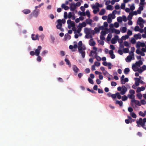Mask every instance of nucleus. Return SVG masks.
<instances>
[{
	"label": "nucleus",
	"mask_w": 146,
	"mask_h": 146,
	"mask_svg": "<svg viewBox=\"0 0 146 146\" xmlns=\"http://www.w3.org/2000/svg\"><path fill=\"white\" fill-rule=\"evenodd\" d=\"M128 96H129V98L132 99V100L135 99L134 98H135V96L134 95H132V94H130V95H129Z\"/></svg>",
	"instance_id": "48"
},
{
	"label": "nucleus",
	"mask_w": 146,
	"mask_h": 146,
	"mask_svg": "<svg viewBox=\"0 0 146 146\" xmlns=\"http://www.w3.org/2000/svg\"><path fill=\"white\" fill-rule=\"evenodd\" d=\"M48 52V51L46 50H44L43 51L41 54L42 56H45V54L47 53Z\"/></svg>",
	"instance_id": "63"
},
{
	"label": "nucleus",
	"mask_w": 146,
	"mask_h": 146,
	"mask_svg": "<svg viewBox=\"0 0 146 146\" xmlns=\"http://www.w3.org/2000/svg\"><path fill=\"white\" fill-rule=\"evenodd\" d=\"M105 10L104 9H102L100 12L99 13V15H104L105 12Z\"/></svg>",
	"instance_id": "24"
},
{
	"label": "nucleus",
	"mask_w": 146,
	"mask_h": 146,
	"mask_svg": "<svg viewBox=\"0 0 146 146\" xmlns=\"http://www.w3.org/2000/svg\"><path fill=\"white\" fill-rule=\"evenodd\" d=\"M95 58L98 61H100L101 60V58L99 56L96 55Z\"/></svg>",
	"instance_id": "62"
},
{
	"label": "nucleus",
	"mask_w": 146,
	"mask_h": 146,
	"mask_svg": "<svg viewBox=\"0 0 146 146\" xmlns=\"http://www.w3.org/2000/svg\"><path fill=\"white\" fill-rule=\"evenodd\" d=\"M88 81L89 82L92 84H94V82L93 81V80L90 78H88Z\"/></svg>",
	"instance_id": "59"
},
{
	"label": "nucleus",
	"mask_w": 146,
	"mask_h": 146,
	"mask_svg": "<svg viewBox=\"0 0 146 146\" xmlns=\"http://www.w3.org/2000/svg\"><path fill=\"white\" fill-rule=\"evenodd\" d=\"M127 35L129 36H131L132 35V31L130 30H128L127 32Z\"/></svg>",
	"instance_id": "61"
},
{
	"label": "nucleus",
	"mask_w": 146,
	"mask_h": 146,
	"mask_svg": "<svg viewBox=\"0 0 146 146\" xmlns=\"http://www.w3.org/2000/svg\"><path fill=\"white\" fill-rule=\"evenodd\" d=\"M127 97L125 95L123 96L122 97V100L123 101H125L126 100H127Z\"/></svg>",
	"instance_id": "46"
},
{
	"label": "nucleus",
	"mask_w": 146,
	"mask_h": 146,
	"mask_svg": "<svg viewBox=\"0 0 146 146\" xmlns=\"http://www.w3.org/2000/svg\"><path fill=\"white\" fill-rule=\"evenodd\" d=\"M137 24L139 25L140 27H143L144 25L143 24L144 23H141V22L139 23L138 22H137Z\"/></svg>",
	"instance_id": "57"
},
{
	"label": "nucleus",
	"mask_w": 146,
	"mask_h": 146,
	"mask_svg": "<svg viewBox=\"0 0 146 146\" xmlns=\"http://www.w3.org/2000/svg\"><path fill=\"white\" fill-rule=\"evenodd\" d=\"M65 61L66 62V64L69 65L70 67L71 64L68 59L66 58L65 59Z\"/></svg>",
	"instance_id": "36"
},
{
	"label": "nucleus",
	"mask_w": 146,
	"mask_h": 146,
	"mask_svg": "<svg viewBox=\"0 0 146 146\" xmlns=\"http://www.w3.org/2000/svg\"><path fill=\"white\" fill-rule=\"evenodd\" d=\"M137 22H141L143 23H145V21L143 20V19L141 17H139L138 18V20Z\"/></svg>",
	"instance_id": "26"
},
{
	"label": "nucleus",
	"mask_w": 146,
	"mask_h": 146,
	"mask_svg": "<svg viewBox=\"0 0 146 146\" xmlns=\"http://www.w3.org/2000/svg\"><path fill=\"white\" fill-rule=\"evenodd\" d=\"M23 12L25 14H27L31 12V11L30 10L27 9H24L23 10Z\"/></svg>",
	"instance_id": "25"
},
{
	"label": "nucleus",
	"mask_w": 146,
	"mask_h": 146,
	"mask_svg": "<svg viewBox=\"0 0 146 146\" xmlns=\"http://www.w3.org/2000/svg\"><path fill=\"white\" fill-rule=\"evenodd\" d=\"M71 38L70 35H69L68 33L66 34L65 35V38L66 40L70 39Z\"/></svg>",
	"instance_id": "35"
},
{
	"label": "nucleus",
	"mask_w": 146,
	"mask_h": 146,
	"mask_svg": "<svg viewBox=\"0 0 146 146\" xmlns=\"http://www.w3.org/2000/svg\"><path fill=\"white\" fill-rule=\"evenodd\" d=\"M122 90L120 92V94L122 95L124 94L127 91V89L126 87L124 86H122Z\"/></svg>",
	"instance_id": "7"
},
{
	"label": "nucleus",
	"mask_w": 146,
	"mask_h": 146,
	"mask_svg": "<svg viewBox=\"0 0 146 146\" xmlns=\"http://www.w3.org/2000/svg\"><path fill=\"white\" fill-rule=\"evenodd\" d=\"M130 70L129 68H126L124 70V73L126 74H128Z\"/></svg>",
	"instance_id": "29"
},
{
	"label": "nucleus",
	"mask_w": 146,
	"mask_h": 146,
	"mask_svg": "<svg viewBox=\"0 0 146 146\" xmlns=\"http://www.w3.org/2000/svg\"><path fill=\"white\" fill-rule=\"evenodd\" d=\"M117 96V98L119 99H120L121 98V96L120 95L119 93V92L116 93Z\"/></svg>",
	"instance_id": "60"
},
{
	"label": "nucleus",
	"mask_w": 146,
	"mask_h": 146,
	"mask_svg": "<svg viewBox=\"0 0 146 146\" xmlns=\"http://www.w3.org/2000/svg\"><path fill=\"white\" fill-rule=\"evenodd\" d=\"M77 27H85L86 25V24L85 22H83L81 24L80 23L79 25Z\"/></svg>",
	"instance_id": "27"
},
{
	"label": "nucleus",
	"mask_w": 146,
	"mask_h": 146,
	"mask_svg": "<svg viewBox=\"0 0 146 146\" xmlns=\"http://www.w3.org/2000/svg\"><path fill=\"white\" fill-rule=\"evenodd\" d=\"M118 39V36L116 35L114 36V37L111 40V43L112 44H115L117 41V40Z\"/></svg>",
	"instance_id": "8"
},
{
	"label": "nucleus",
	"mask_w": 146,
	"mask_h": 146,
	"mask_svg": "<svg viewBox=\"0 0 146 146\" xmlns=\"http://www.w3.org/2000/svg\"><path fill=\"white\" fill-rule=\"evenodd\" d=\"M61 22V21L60 19H58L57 20V24L56 25V27H61L62 24Z\"/></svg>",
	"instance_id": "13"
},
{
	"label": "nucleus",
	"mask_w": 146,
	"mask_h": 146,
	"mask_svg": "<svg viewBox=\"0 0 146 146\" xmlns=\"http://www.w3.org/2000/svg\"><path fill=\"white\" fill-rule=\"evenodd\" d=\"M130 115L131 116V117L134 118H136L137 117V115L134 112L130 113Z\"/></svg>",
	"instance_id": "40"
},
{
	"label": "nucleus",
	"mask_w": 146,
	"mask_h": 146,
	"mask_svg": "<svg viewBox=\"0 0 146 146\" xmlns=\"http://www.w3.org/2000/svg\"><path fill=\"white\" fill-rule=\"evenodd\" d=\"M76 8L74 3H72L70 4V9L71 11H74L76 9Z\"/></svg>",
	"instance_id": "6"
},
{
	"label": "nucleus",
	"mask_w": 146,
	"mask_h": 146,
	"mask_svg": "<svg viewBox=\"0 0 146 146\" xmlns=\"http://www.w3.org/2000/svg\"><path fill=\"white\" fill-rule=\"evenodd\" d=\"M129 38V36L127 35H126L125 36H122L121 38L123 40H125Z\"/></svg>",
	"instance_id": "42"
},
{
	"label": "nucleus",
	"mask_w": 146,
	"mask_h": 146,
	"mask_svg": "<svg viewBox=\"0 0 146 146\" xmlns=\"http://www.w3.org/2000/svg\"><path fill=\"white\" fill-rule=\"evenodd\" d=\"M112 36V35L111 34H108L107 38V41H110L111 40Z\"/></svg>",
	"instance_id": "38"
},
{
	"label": "nucleus",
	"mask_w": 146,
	"mask_h": 146,
	"mask_svg": "<svg viewBox=\"0 0 146 146\" xmlns=\"http://www.w3.org/2000/svg\"><path fill=\"white\" fill-rule=\"evenodd\" d=\"M72 30H69L68 31V33L71 34L72 32V31L74 32V34L79 33H80L82 28H72Z\"/></svg>",
	"instance_id": "1"
},
{
	"label": "nucleus",
	"mask_w": 146,
	"mask_h": 146,
	"mask_svg": "<svg viewBox=\"0 0 146 146\" xmlns=\"http://www.w3.org/2000/svg\"><path fill=\"white\" fill-rule=\"evenodd\" d=\"M137 96L139 99H141L142 97V95L141 93H139L137 94Z\"/></svg>",
	"instance_id": "45"
},
{
	"label": "nucleus",
	"mask_w": 146,
	"mask_h": 146,
	"mask_svg": "<svg viewBox=\"0 0 146 146\" xmlns=\"http://www.w3.org/2000/svg\"><path fill=\"white\" fill-rule=\"evenodd\" d=\"M69 26L71 27H75V25L73 21H72L69 25Z\"/></svg>",
	"instance_id": "51"
},
{
	"label": "nucleus",
	"mask_w": 146,
	"mask_h": 146,
	"mask_svg": "<svg viewBox=\"0 0 146 146\" xmlns=\"http://www.w3.org/2000/svg\"><path fill=\"white\" fill-rule=\"evenodd\" d=\"M134 37L136 39L139 38L141 39V35L140 34H138L134 35Z\"/></svg>",
	"instance_id": "31"
},
{
	"label": "nucleus",
	"mask_w": 146,
	"mask_h": 146,
	"mask_svg": "<svg viewBox=\"0 0 146 146\" xmlns=\"http://www.w3.org/2000/svg\"><path fill=\"white\" fill-rule=\"evenodd\" d=\"M78 49L82 48L84 47H86L84 46H82V41H79L78 43Z\"/></svg>",
	"instance_id": "15"
},
{
	"label": "nucleus",
	"mask_w": 146,
	"mask_h": 146,
	"mask_svg": "<svg viewBox=\"0 0 146 146\" xmlns=\"http://www.w3.org/2000/svg\"><path fill=\"white\" fill-rule=\"evenodd\" d=\"M89 45L91 46H94L96 44V42L92 38H91L89 40Z\"/></svg>",
	"instance_id": "11"
},
{
	"label": "nucleus",
	"mask_w": 146,
	"mask_h": 146,
	"mask_svg": "<svg viewBox=\"0 0 146 146\" xmlns=\"http://www.w3.org/2000/svg\"><path fill=\"white\" fill-rule=\"evenodd\" d=\"M112 6L111 5H108L107 7V9L110 10H112L113 9V8Z\"/></svg>",
	"instance_id": "37"
},
{
	"label": "nucleus",
	"mask_w": 146,
	"mask_h": 146,
	"mask_svg": "<svg viewBox=\"0 0 146 146\" xmlns=\"http://www.w3.org/2000/svg\"><path fill=\"white\" fill-rule=\"evenodd\" d=\"M122 20L124 22H126L127 21V19L126 17L125 16L123 15L122 17Z\"/></svg>",
	"instance_id": "56"
},
{
	"label": "nucleus",
	"mask_w": 146,
	"mask_h": 146,
	"mask_svg": "<svg viewBox=\"0 0 146 146\" xmlns=\"http://www.w3.org/2000/svg\"><path fill=\"white\" fill-rule=\"evenodd\" d=\"M115 27H118L119 26V24L118 22H115L113 25Z\"/></svg>",
	"instance_id": "53"
},
{
	"label": "nucleus",
	"mask_w": 146,
	"mask_h": 146,
	"mask_svg": "<svg viewBox=\"0 0 146 146\" xmlns=\"http://www.w3.org/2000/svg\"><path fill=\"white\" fill-rule=\"evenodd\" d=\"M114 33L117 34H119L120 33V31L119 30L114 29Z\"/></svg>",
	"instance_id": "54"
},
{
	"label": "nucleus",
	"mask_w": 146,
	"mask_h": 146,
	"mask_svg": "<svg viewBox=\"0 0 146 146\" xmlns=\"http://www.w3.org/2000/svg\"><path fill=\"white\" fill-rule=\"evenodd\" d=\"M35 36V35L34 34H33L32 35V38L33 40H39V38H38V34H37L35 36V37H34Z\"/></svg>",
	"instance_id": "18"
},
{
	"label": "nucleus",
	"mask_w": 146,
	"mask_h": 146,
	"mask_svg": "<svg viewBox=\"0 0 146 146\" xmlns=\"http://www.w3.org/2000/svg\"><path fill=\"white\" fill-rule=\"evenodd\" d=\"M145 0H140V2L139 3V5H142L143 6L145 4Z\"/></svg>",
	"instance_id": "49"
},
{
	"label": "nucleus",
	"mask_w": 146,
	"mask_h": 146,
	"mask_svg": "<svg viewBox=\"0 0 146 146\" xmlns=\"http://www.w3.org/2000/svg\"><path fill=\"white\" fill-rule=\"evenodd\" d=\"M73 70L76 73H77L79 69L75 65L73 66Z\"/></svg>",
	"instance_id": "23"
},
{
	"label": "nucleus",
	"mask_w": 146,
	"mask_h": 146,
	"mask_svg": "<svg viewBox=\"0 0 146 146\" xmlns=\"http://www.w3.org/2000/svg\"><path fill=\"white\" fill-rule=\"evenodd\" d=\"M86 49V47H84L82 48L78 49L79 52L81 54L83 58H84L85 56L86 53L84 51Z\"/></svg>",
	"instance_id": "3"
},
{
	"label": "nucleus",
	"mask_w": 146,
	"mask_h": 146,
	"mask_svg": "<svg viewBox=\"0 0 146 146\" xmlns=\"http://www.w3.org/2000/svg\"><path fill=\"white\" fill-rule=\"evenodd\" d=\"M121 9H125V4L124 3H121Z\"/></svg>",
	"instance_id": "47"
},
{
	"label": "nucleus",
	"mask_w": 146,
	"mask_h": 146,
	"mask_svg": "<svg viewBox=\"0 0 146 146\" xmlns=\"http://www.w3.org/2000/svg\"><path fill=\"white\" fill-rule=\"evenodd\" d=\"M139 115L142 117H144L145 116V114L143 113L142 111H140L139 113Z\"/></svg>",
	"instance_id": "50"
},
{
	"label": "nucleus",
	"mask_w": 146,
	"mask_h": 146,
	"mask_svg": "<svg viewBox=\"0 0 146 146\" xmlns=\"http://www.w3.org/2000/svg\"><path fill=\"white\" fill-rule=\"evenodd\" d=\"M117 21L119 23H121L122 21V17H119L117 18Z\"/></svg>",
	"instance_id": "39"
},
{
	"label": "nucleus",
	"mask_w": 146,
	"mask_h": 146,
	"mask_svg": "<svg viewBox=\"0 0 146 146\" xmlns=\"http://www.w3.org/2000/svg\"><path fill=\"white\" fill-rule=\"evenodd\" d=\"M106 34L104 30H102L101 32V35L100 36V38L101 40H104L105 39V38L104 36Z\"/></svg>",
	"instance_id": "10"
},
{
	"label": "nucleus",
	"mask_w": 146,
	"mask_h": 146,
	"mask_svg": "<svg viewBox=\"0 0 146 146\" xmlns=\"http://www.w3.org/2000/svg\"><path fill=\"white\" fill-rule=\"evenodd\" d=\"M131 102H134L136 105L138 106H141V104L139 101L138 100H136L135 99H134L132 100L131 101Z\"/></svg>",
	"instance_id": "14"
},
{
	"label": "nucleus",
	"mask_w": 146,
	"mask_h": 146,
	"mask_svg": "<svg viewBox=\"0 0 146 146\" xmlns=\"http://www.w3.org/2000/svg\"><path fill=\"white\" fill-rule=\"evenodd\" d=\"M39 13V10L36 9L34 10L33 12V14L34 16L35 17H37Z\"/></svg>",
	"instance_id": "9"
},
{
	"label": "nucleus",
	"mask_w": 146,
	"mask_h": 146,
	"mask_svg": "<svg viewBox=\"0 0 146 146\" xmlns=\"http://www.w3.org/2000/svg\"><path fill=\"white\" fill-rule=\"evenodd\" d=\"M108 16H109V17H111V18L113 19H115V16L114 15H112L111 14H109L108 15Z\"/></svg>",
	"instance_id": "64"
},
{
	"label": "nucleus",
	"mask_w": 146,
	"mask_h": 146,
	"mask_svg": "<svg viewBox=\"0 0 146 146\" xmlns=\"http://www.w3.org/2000/svg\"><path fill=\"white\" fill-rule=\"evenodd\" d=\"M123 51L124 53H127L129 52V50L128 48H124L123 49Z\"/></svg>",
	"instance_id": "33"
},
{
	"label": "nucleus",
	"mask_w": 146,
	"mask_h": 146,
	"mask_svg": "<svg viewBox=\"0 0 146 146\" xmlns=\"http://www.w3.org/2000/svg\"><path fill=\"white\" fill-rule=\"evenodd\" d=\"M136 123L137 124V126L138 127H140V125H141L142 127L144 126L145 125L143 123V119L141 118H140L139 120L137 121Z\"/></svg>",
	"instance_id": "4"
},
{
	"label": "nucleus",
	"mask_w": 146,
	"mask_h": 146,
	"mask_svg": "<svg viewBox=\"0 0 146 146\" xmlns=\"http://www.w3.org/2000/svg\"><path fill=\"white\" fill-rule=\"evenodd\" d=\"M135 85L136 86H139V82L140 80V79L138 78H135Z\"/></svg>",
	"instance_id": "17"
},
{
	"label": "nucleus",
	"mask_w": 146,
	"mask_h": 146,
	"mask_svg": "<svg viewBox=\"0 0 146 146\" xmlns=\"http://www.w3.org/2000/svg\"><path fill=\"white\" fill-rule=\"evenodd\" d=\"M85 37L86 38H92V36L91 33L90 34H86Z\"/></svg>",
	"instance_id": "30"
},
{
	"label": "nucleus",
	"mask_w": 146,
	"mask_h": 146,
	"mask_svg": "<svg viewBox=\"0 0 146 146\" xmlns=\"http://www.w3.org/2000/svg\"><path fill=\"white\" fill-rule=\"evenodd\" d=\"M43 3H42L40 4H39L38 6H36L35 7V8L36 9L38 8H40L41 6L44 5Z\"/></svg>",
	"instance_id": "58"
},
{
	"label": "nucleus",
	"mask_w": 146,
	"mask_h": 146,
	"mask_svg": "<svg viewBox=\"0 0 146 146\" xmlns=\"http://www.w3.org/2000/svg\"><path fill=\"white\" fill-rule=\"evenodd\" d=\"M132 68V69H133V70L135 72H136V71H137V70H138V68H139L137 67V66H136L135 64H133Z\"/></svg>",
	"instance_id": "20"
},
{
	"label": "nucleus",
	"mask_w": 146,
	"mask_h": 146,
	"mask_svg": "<svg viewBox=\"0 0 146 146\" xmlns=\"http://www.w3.org/2000/svg\"><path fill=\"white\" fill-rule=\"evenodd\" d=\"M107 21L108 23H111L112 22V19L111 18V17H109V16H108V17L107 19Z\"/></svg>",
	"instance_id": "52"
},
{
	"label": "nucleus",
	"mask_w": 146,
	"mask_h": 146,
	"mask_svg": "<svg viewBox=\"0 0 146 146\" xmlns=\"http://www.w3.org/2000/svg\"><path fill=\"white\" fill-rule=\"evenodd\" d=\"M115 104H119L120 106H121L123 105V102L121 101H119L118 100H116Z\"/></svg>",
	"instance_id": "28"
},
{
	"label": "nucleus",
	"mask_w": 146,
	"mask_h": 146,
	"mask_svg": "<svg viewBox=\"0 0 146 146\" xmlns=\"http://www.w3.org/2000/svg\"><path fill=\"white\" fill-rule=\"evenodd\" d=\"M42 49V47L40 46H38V48L36 49L35 51V54L36 56H38L39 55L40 50Z\"/></svg>",
	"instance_id": "5"
},
{
	"label": "nucleus",
	"mask_w": 146,
	"mask_h": 146,
	"mask_svg": "<svg viewBox=\"0 0 146 146\" xmlns=\"http://www.w3.org/2000/svg\"><path fill=\"white\" fill-rule=\"evenodd\" d=\"M124 45L126 47H130V46L128 42L127 41H124L123 42Z\"/></svg>",
	"instance_id": "34"
},
{
	"label": "nucleus",
	"mask_w": 146,
	"mask_h": 146,
	"mask_svg": "<svg viewBox=\"0 0 146 146\" xmlns=\"http://www.w3.org/2000/svg\"><path fill=\"white\" fill-rule=\"evenodd\" d=\"M94 65L95 66H100V63L99 62H94Z\"/></svg>",
	"instance_id": "55"
},
{
	"label": "nucleus",
	"mask_w": 146,
	"mask_h": 146,
	"mask_svg": "<svg viewBox=\"0 0 146 146\" xmlns=\"http://www.w3.org/2000/svg\"><path fill=\"white\" fill-rule=\"evenodd\" d=\"M87 15L88 17V18H90V13L89 11L88 10L86 11L85 13Z\"/></svg>",
	"instance_id": "43"
},
{
	"label": "nucleus",
	"mask_w": 146,
	"mask_h": 146,
	"mask_svg": "<svg viewBox=\"0 0 146 146\" xmlns=\"http://www.w3.org/2000/svg\"><path fill=\"white\" fill-rule=\"evenodd\" d=\"M143 64V62L141 60H139L138 61L136 62L135 65L137 66L140 67L141 65H142Z\"/></svg>",
	"instance_id": "12"
},
{
	"label": "nucleus",
	"mask_w": 146,
	"mask_h": 146,
	"mask_svg": "<svg viewBox=\"0 0 146 146\" xmlns=\"http://www.w3.org/2000/svg\"><path fill=\"white\" fill-rule=\"evenodd\" d=\"M127 30V28H120V31L122 33H125Z\"/></svg>",
	"instance_id": "32"
},
{
	"label": "nucleus",
	"mask_w": 146,
	"mask_h": 146,
	"mask_svg": "<svg viewBox=\"0 0 146 146\" xmlns=\"http://www.w3.org/2000/svg\"><path fill=\"white\" fill-rule=\"evenodd\" d=\"M92 22V20L91 19H88L86 20V22L87 24L91 25Z\"/></svg>",
	"instance_id": "41"
},
{
	"label": "nucleus",
	"mask_w": 146,
	"mask_h": 146,
	"mask_svg": "<svg viewBox=\"0 0 146 146\" xmlns=\"http://www.w3.org/2000/svg\"><path fill=\"white\" fill-rule=\"evenodd\" d=\"M91 31V29L90 28H85L84 29V31L86 34H90Z\"/></svg>",
	"instance_id": "16"
},
{
	"label": "nucleus",
	"mask_w": 146,
	"mask_h": 146,
	"mask_svg": "<svg viewBox=\"0 0 146 146\" xmlns=\"http://www.w3.org/2000/svg\"><path fill=\"white\" fill-rule=\"evenodd\" d=\"M61 7L62 8L64 9L65 10H67L69 8V7L65 5L64 4H62L61 5Z\"/></svg>",
	"instance_id": "21"
},
{
	"label": "nucleus",
	"mask_w": 146,
	"mask_h": 146,
	"mask_svg": "<svg viewBox=\"0 0 146 146\" xmlns=\"http://www.w3.org/2000/svg\"><path fill=\"white\" fill-rule=\"evenodd\" d=\"M102 30H104L106 34H108V33H114V28H109L108 29V28H101Z\"/></svg>",
	"instance_id": "2"
},
{
	"label": "nucleus",
	"mask_w": 146,
	"mask_h": 146,
	"mask_svg": "<svg viewBox=\"0 0 146 146\" xmlns=\"http://www.w3.org/2000/svg\"><path fill=\"white\" fill-rule=\"evenodd\" d=\"M101 28H95L94 30L96 33H99L100 30H102Z\"/></svg>",
	"instance_id": "44"
},
{
	"label": "nucleus",
	"mask_w": 146,
	"mask_h": 146,
	"mask_svg": "<svg viewBox=\"0 0 146 146\" xmlns=\"http://www.w3.org/2000/svg\"><path fill=\"white\" fill-rule=\"evenodd\" d=\"M100 5L99 4V3L96 2L95 3V5L93 6L92 7V8L93 9H95L96 8L99 7Z\"/></svg>",
	"instance_id": "22"
},
{
	"label": "nucleus",
	"mask_w": 146,
	"mask_h": 146,
	"mask_svg": "<svg viewBox=\"0 0 146 146\" xmlns=\"http://www.w3.org/2000/svg\"><path fill=\"white\" fill-rule=\"evenodd\" d=\"M132 59V57L130 55L128 56L125 59L126 61L127 62H130Z\"/></svg>",
	"instance_id": "19"
}]
</instances>
